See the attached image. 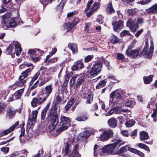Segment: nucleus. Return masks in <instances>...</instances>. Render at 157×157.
Returning a JSON list of instances; mask_svg holds the SVG:
<instances>
[{"instance_id": "21", "label": "nucleus", "mask_w": 157, "mask_h": 157, "mask_svg": "<svg viewBox=\"0 0 157 157\" xmlns=\"http://www.w3.org/2000/svg\"><path fill=\"white\" fill-rule=\"evenodd\" d=\"M7 113L10 118L13 117L16 113L15 110L12 107L9 106L7 110Z\"/></svg>"}, {"instance_id": "24", "label": "nucleus", "mask_w": 157, "mask_h": 157, "mask_svg": "<svg viewBox=\"0 0 157 157\" xmlns=\"http://www.w3.org/2000/svg\"><path fill=\"white\" fill-rule=\"evenodd\" d=\"M108 123L109 126L114 128L117 126V122L116 118H112L109 120Z\"/></svg>"}, {"instance_id": "22", "label": "nucleus", "mask_w": 157, "mask_h": 157, "mask_svg": "<svg viewBox=\"0 0 157 157\" xmlns=\"http://www.w3.org/2000/svg\"><path fill=\"white\" fill-rule=\"evenodd\" d=\"M99 4L98 2H95L91 7L90 10V12L86 13V16L88 17L90 16L92 13L94 12L99 7Z\"/></svg>"}, {"instance_id": "58", "label": "nucleus", "mask_w": 157, "mask_h": 157, "mask_svg": "<svg viewBox=\"0 0 157 157\" xmlns=\"http://www.w3.org/2000/svg\"><path fill=\"white\" fill-rule=\"evenodd\" d=\"M42 52L40 49H35V54L36 56H39L42 54Z\"/></svg>"}, {"instance_id": "45", "label": "nucleus", "mask_w": 157, "mask_h": 157, "mask_svg": "<svg viewBox=\"0 0 157 157\" xmlns=\"http://www.w3.org/2000/svg\"><path fill=\"white\" fill-rule=\"evenodd\" d=\"M93 96L91 94H89L86 98V103L90 104L93 101Z\"/></svg>"}, {"instance_id": "9", "label": "nucleus", "mask_w": 157, "mask_h": 157, "mask_svg": "<svg viewBox=\"0 0 157 157\" xmlns=\"http://www.w3.org/2000/svg\"><path fill=\"white\" fill-rule=\"evenodd\" d=\"M51 118L50 120V129H54L58 124L59 120L57 113L56 110L52 111L51 113Z\"/></svg>"}, {"instance_id": "30", "label": "nucleus", "mask_w": 157, "mask_h": 157, "mask_svg": "<svg viewBox=\"0 0 157 157\" xmlns=\"http://www.w3.org/2000/svg\"><path fill=\"white\" fill-rule=\"evenodd\" d=\"M153 77V76L151 75L149 76H144L143 77L144 83L146 84H149L152 82Z\"/></svg>"}, {"instance_id": "19", "label": "nucleus", "mask_w": 157, "mask_h": 157, "mask_svg": "<svg viewBox=\"0 0 157 157\" xmlns=\"http://www.w3.org/2000/svg\"><path fill=\"white\" fill-rule=\"evenodd\" d=\"M48 81V80L44 76L41 75L39 77V79L36 81V83H37L39 86H40L45 84Z\"/></svg>"}, {"instance_id": "18", "label": "nucleus", "mask_w": 157, "mask_h": 157, "mask_svg": "<svg viewBox=\"0 0 157 157\" xmlns=\"http://www.w3.org/2000/svg\"><path fill=\"white\" fill-rule=\"evenodd\" d=\"M53 89V86L52 85L50 84L47 85L45 87V89L46 92L45 95L43 97L46 100L47 98L48 97L49 95L52 93Z\"/></svg>"}, {"instance_id": "49", "label": "nucleus", "mask_w": 157, "mask_h": 157, "mask_svg": "<svg viewBox=\"0 0 157 157\" xmlns=\"http://www.w3.org/2000/svg\"><path fill=\"white\" fill-rule=\"evenodd\" d=\"M28 53L31 57L36 56L35 54V49H29L28 51Z\"/></svg>"}, {"instance_id": "8", "label": "nucleus", "mask_w": 157, "mask_h": 157, "mask_svg": "<svg viewBox=\"0 0 157 157\" xmlns=\"http://www.w3.org/2000/svg\"><path fill=\"white\" fill-rule=\"evenodd\" d=\"M151 45L149 49H148V46L147 43H146L144 47L141 52L142 54L145 55L147 57L150 58L152 56L154 50L153 43L152 40L150 41Z\"/></svg>"}, {"instance_id": "38", "label": "nucleus", "mask_w": 157, "mask_h": 157, "mask_svg": "<svg viewBox=\"0 0 157 157\" xmlns=\"http://www.w3.org/2000/svg\"><path fill=\"white\" fill-rule=\"evenodd\" d=\"M105 133V132L104 131L101 135L100 138L101 140L102 141H105L109 139Z\"/></svg>"}, {"instance_id": "4", "label": "nucleus", "mask_w": 157, "mask_h": 157, "mask_svg": "<svg viewBox=\"0 0 157 157\" xmlns=\"http://www.w3.org/2000/svg\"><path fill=\"white\" fill-rule=\"evenodd\" d=\"M77 81L75 86V88L76 89L81 84L83 83L84 78L83 75L76 74L74 75L70 80V85L72 86L75 82Z\"/></svg>"}, {"instance_id": "39", "label": "nucleus", "mask_w": 157, "mask_h": 157, "mask_svg": "<svg viewBox=\"0 0 157 157\" xmlns=\"http://www.w3.org/2000/svg\"><path fill=\"white\" fill-rule=\"evenodd\" d=\"M106 82L105 80L100 81L97 85L96 88L97 89H100L102 87L105 85Z\"/></svg>"}, {"instance_id": "57", "label": "nucleus", "mask_w": 157, "mask_h": 157, "mask_svg": "<svg viewBox=\"0 0 157 157\" xmlns=\"http://www.w3.org/2000/svg\"><path fill=\"white\" fill-rule=\"evenodd\" d=\"M8 93L9 92L7 90H3L1 92L0 94L4 98H5Z\"/></svg>"}, {"instance_id": "31", "label": "nucleus", "mask_w": 157, "mask_h": 157, "mask_svg": "<svg viewBox=\"0 0 157 157\" xmlns=\"http://www.w3.org/2000/svg\"><path fill=\"white\" fill-rule=\"evenodd\" d=\"M50 104V103L48 104L45 108L42 111L41 114V117L42 119H43L45 117L49 107Z\"/></svg>"}, {"instance_id": "42", "label": "nucleus", "mask_w": 157, "mask_h": 157, "mask_svg": "<svg viewBox=\"0 0 157 157\" xmlns=\"http://www.w3.org/2000/svg\"><path fill=\"white\" fill-rule=\"evenodd\" d=\"M28 152L26 149L22 150L19 152L20 157H26Z\"/></svg>"}, {"instance_id": "51", "label": "nucleus", "mask_w": 157, "mask_h": 157, "mask_svg": "<svg viewBox=\"0 0 157 157\" xmlns=\"http://www.w3.org/2000/svg\"><path fill=\"white\" fill-rule=\"evenodd\" d=\"M90 132L89 130L84 131L83 132V136L85 138L88 137L90 135Z\"/></svg>"}, {"instance_id": "61", "label": "nucleus", "mask_w": 157, "mask_h": 157, "mask_svg": "<svg viewBox=\"0 0 157 157\" xmlns=\"http://www.w3.org/2000/svg\"><path fill=\"white\" fill-rule=\"evenodd\" d=\"M32 69H33V68H32L31 69L30 68H29L27 69L26 70H25L22 73V74L23 75L22 76H24L25 77V78L27 73L31 71Z\"/></svg>"}, {"instance_id": "3", "label": "nucleus", "mask_w": 157, "mask_h": 157, "mask_svg": "<svg viewBox=\"0 0 157 157\" xmlns=\"http://www.w3.org/2000/svg\"><path fill=\"white\" fill-rule=\"evenodd\" d=\"M70 121V120L69 118L64 116H61L60 119L59 127L57 130V132H60L67 129L69 126Z\"/></svg>"}, {"instance_id": "2", "label": "nucleus", "mask_w": 157, "mask_h": 157, "mask_svg": "<svg viewBox=\"0 0 157 157\" xmlns=\"http://www.w3.org/2000/svg\"><path fill=\"white\" fill-rule=\"evenodd\" d=\"M74 140V138L71 136L65 140L62 150V153L64 155L67 154L71 151V146L73 144Z\"/></svg>"}, {"instance_id": "17", "label": "nucleus", "mask_w": 157, "mask_h": 157, "mask_svg": "<svg viewBox=\"0 0 157 157\" xmlns=\"http://www.w3.org/2000/svg\"><path fill=\"white\" fill-rule=\"evenodd\" d=\"M38 113V111L37 110L32 112V117L31 119H29L28 121V123L30 126H32L34 123L36 122Z\"/></svg>"}, {"instance_id": "16", "label": "nucleus", "mask_w": 157, "mask_h": 157, "mask_svg": "<svg viewBox=\"0 0 157 157\" xmlns=\"http://www.w3.org/2000/svg\"><path fill=\"white\" fill-rule=\"evenodd\" d=\"M19 123V121H17L16 123L14 124L9 129H8L5 130L2 132L0 133V136L1 137L4 135H7L9 133L13 131L15 128L17 126Z\"/></svg>"}, {"instance_id": "33", "label": "nucleus", "mask_w": 157, "mask_h": 157, "mask_svg": "<svg viewBox=\"0 0 157 157\" xmlns=\"http://www.w3.org/2000/svg\"><path fill=\"white\" fill-rule=\"evenodd\" d=\"M40 75V71H38L36 73L35 75L33 77L32 79L30 82V85H32L34 82L37 79L39 76Z\"/></svg>"}, {"instance_id": "50", "label": "nucleus", "mask_w": 157, "mask_h": 157, "mask_svg": "<svg viewBox=\"0 0 157 157\" xmlns=\"http://www.w3.org/2000/svg\"><path fill=\"white\" fill-rule=\"evenodd\" d=\"M78 145L77 144H75L72 151V153L76 155L78 153Z\"/></svg>"}, {"instance_id": "35", "label": "nucleus", "mask_w": 157, "mask_h": 157, "mask_svg": "<svg viewBox=\"0 0 157 157\" xmlns=\"http://www.w3.org/2000/svg\"><path fill=\"white\" fill-rule=\"evenodd\" d=\"M105 133L106 134V136L109 139L112 137L113 135V131L111 129H108L106 130L105 131Z\"/></svg>"}, {"instance_id": "25", "label": "nucleus", "mask_w": 157, "mask_h": 157, "mask_svg": "<svg viewBox=\"0 0 157 157\" xmlns=\"http://www.w3.org/2000/svg\"><path fill=\"white\" fill-rule=\"evenodd\" d=\"M146 12L148 13H157V3L151 7L146 10Z\"/></svg>"}, {"instance_id": "59", "label": "nucleus", "mask_w": 157, "mask_h": 157, "mask_svg": "<svg viewBox=\"0 0 157 157\" xmlns=\"http://www.w3.org/2000/svg\"><path fill=\"white\" fill-rule=\"evenodd\" d=\"M58 60V58L56 57L51 59L48 61L50 63H53L56 62Z\"/></svg>"}, {"instance_id": "62", "label": "nucleus", "mask_w": 157, "mask_h": 157, "mask_svg": "<svg viewBox=\"0 0 157 157\" xmlns=\"http://www.w3.org/2000/svg\"><path fill=\"white\" fill-rule=\"evenodd\" d=\"M117 58L119 59H124V56L123 54L120 53L117 54Z\"/></svg>"}, {"instance_id": "54", "label": "nucleus", "mask_w": 157, "mask_h": 157, "mask_svg": "<svg viewBox=\"0 0 157 157\" xmlns=\"http://www.w3.org/2000/svg\"><path fill=\"white\" fill-rule=\"evenodd\" d=\"M127 12L129 15H133L135 14L136 12L135 10L134 9H128L127 10Z\"/></svg>"}, {"instance_id": "48", "label": "nucleus", "mask_w": 157, "mask_h": 157, "mask_svg": "<svg viewBox=\"0 0 157 157\" xmlns=\"http://www.w3.org/2000/svg\"><path fill=\"white\" fill-rule=\"evenodd\" d=\"M134 104V102L133 101L130 100L126 102L125 105L127 107H132Z\"/></svg>"}, {"instance_id": "11", "label": "nucleus", "mask_w": 157, "mask_h": 157, "mask_svg": "<svg viewBox=\"0 0 157 157\" xmlns=\"http://www.w3.org/2000/svg\"><path fill=\"white\" fill-rule=\"evenodd\" d=\"M132 48L131 47H129L127 49L126 53L128 56L135 58L138 55L139 51L136 49L132 50Z\"/></svg>"}, {"instance_id": "52", "label": "nucleus", "mask_w": 157, "mask_h": 157, "mask_svg": "<svg viewBox=\"0 0 157 157\" xmlns=\"http://www.w3.org/2000/svg\"><path fill=\"white\" fill-rule=\"evenodd\" d=\"M130 34L129 32L128 31L124 30L120 34L121 36L123 37L126 35H128Z\"/></svg>"}, {"instance_id": "28", "label": "nucleus", "mask_w": 157, "mask_h": 157, "mask_svg": "<svg viewBox=\"0 0 157 157\" xmlns=\"http://www.w3.org/2000/svg\"><path fill=\"white\" fill-rule=\"evenodd\" d=\"M68 47L72 52L73 53H76L78 52V48L77 46L74 44H69Z\"/></svg>"}, {"instance_id": "47", "label": "nucleus", "mask_w": 157, "mask_h": 157, "mask_svg": "<svg viewBox=\"0 0 157 157\" xmlns=\"http://www.w3.org/2000/svg\"><path fill=\"white\" fill-rule=\"evenodd\" d=\"M26 65L28 67H29L30 66H33V64L30 63H26L25 64H22L20 65L19 66V68L21 70L25 68Z\"/></svg>"}, {"instance_id": "40", "label": "nucleus", "mask_w": 157, "mask_h": 157, "mask_svg": "<svg viewBox=\"0 0 157 157\" xmlns=\"http://www.w3.org/2000/svg\"><path fill=\"white\" fill-rule=\"evenodd\" d=\"M115 114H119L122 111L124 112L127 111L126 110L121 109L120 107H116L113 108Z\"/></svg>"}, {"instance_id": "20", "label": "nucleus", "mask_w": 157, "mask_h": 157, "mask_svg": "<svg viewBox=\"0 0 157 157\" xmlns=\"http://www.w3.org/2000/svg\"><path fill=\"white\" fill-rule=\"evenodd\" d=\"M26 82L25 77L24 76H21L18 81H16L15 84L17 86H21L24 85Z\"/></svg>"}, {"instance_id": "12", "label": "nucleus", "mask_w": 157, "mask_h": 157, "mask_svg": "<svg viewBox=\"0 0 157 157\" xmlns=\"http://www.w3.org/2000/svg\"><path fill=\"white\" fill-rule=\"evenodd\" d=\"M45 100V98L43 97L34 98L31 101V104L32 107H35L37 106V105H41Z\"/></svg>"}, {"instance_id": "53", "label": "nucleus", "mask_w": 157, "mask_h": 157, "mask_svg": "<svg viewBox=\"0 0 157 157\" xmlns=\"http://www.w3.org/2000/svg\"><path fill=\"white\" fill-rule=\"evenodd\" d=\"M119 41V39L116 36H114L112 38V42L113 44H116L118 43Z\"/></svg>"}, {"instance_id": "10", "label": "nucleus", "mask_w": 157, "mask_h": 157, "mask_svg": "<svg viewBox=\"0 0 157 157\" xmlns=\"http://www.w3.org/2000/svg\"><path fill=\"white\" fill-rule=\"evenodd\" d=\"M110 97L111 99L110 100L109 104L112 106H113L118 103L121 96L119 92L115 91L113 92L110 94Z\"/></svg>"}, {"instance_id": "29", "label": "nucleus", "mask_w": 157, "mask_h": 157, "mask_svg": "<svg viewBox=\"0 0 157 157\" xmlns=\"http://www.w3.org/2000/svg\"><path fill=\"white\" fill-rule=\"evenodd\" d=\"M24 90V88L19 90L16 91L14 94V95L17 99L20 98L22 95Z\"/></svg>"}, {"instance_id": "46", "label": "nucleus", "mask_w": 157, "mask_h": 157, "mask_svg": "<svg viewBox=\"0 0 157 157\" xmlns=\"http://www.w3.org/2000/svg\"><path fill=\"white\" fill-rule=\"evenodd\" d=\"M85 25L84 30L86 31L89 32L91 29V24L90 23H85Z\"/></svg>"}, {"instance_id": "1", "label": "nucleus", "mask_w": 157, "mask_h": 157, "mask_svg": "<svg viewBox=\"0 0 157 157\" xmlns=\"http://www.w3.org/2000/svg\"><path fill=\"white\" fill-rule=\"evenodd\" d=\"M124 144V142H123L121 140L118 139L112 144H109L103 147L102 150L103 152H107L112 153L116 147H120L121 145Z\"/></svg>"}, {"instance_id": "7", "label": "nucleus", "mask_w": 157, "mask_h": 157, "mask_svg": "<svg viewBox=\"0 0 157 157\" xmlns=\"http://www.w3.org/2000/svg\"><path fill=\"white\" fill-rule=\"evenodd\" d=\"M102 66V63L100 59H99L93 65L90 72V75L92 76L97 75L100 72Z\"/></svg>"}, {"instance_id": "60", "label": "nucleus", "mask_w": 157, "mask_h": 157, "mask_svg": "<svg viewBox=\"0 0 157 157\" xmlns=\"http://www.w3.org/2000/svg\"><path fill=\"white\" fill-rule=\"evenodd\" d=\"M113 114H115L113 108L111 109L106 114V116H109Z\"/></svg>"}, {"instance_id": "27", "label": "nucleus", "mask_w": 157, "mask_h": 157, "mask_svg": "<svg viewBox=\"0 0 157 157\" xmlns=\"http://www.w3.org/2000/svg\"><path fill=\"white\" fill-rule=\"evenodd\" d=\"M140 138L141 140H145L147 139L149 137L148 133L145 131H141L140 133Z\"/></svg>"}, {"instance_id": "43", "label": "nucleus", "mask_w": 157, "mask_h": 157, "mask_svg": "<svg viewBox=\"0 0 157 157\" xmlns=\"http://www.w3.org/2000/svg\"><path fill=\"white\" fill-rule=\"evenodd\" d=\"M66 1L67 0H62L58 6L57 9L59 10L60 11H61L63 8V6L65 5Z\"/></svg>"}, {"instance_id": "36", "label": "nucleus", "mask_w": 157, "mask_h": 157, "mask_svg": "<svg viewBox=\"0 0 157 157\" xmlns=\"http://www.w3.org/2000/svg\"><path fill=\"white\" fill-rule=\"evenodd\" d=\"M136 145L140 148L143 149L148 152L150 151V150L148 147L147 146L142 143H138L136 144Z\"/></svg>"}, {"instance_id": "37", "label": "nucleus", "mask_w": 157, "mask_h": 157, "mask_svg": "<svg viewBox=\"0 0 157 157\" xmlns=\"http://www.w3.org/2000/svg\"><path fill=\"white\" fill-rule=\"evenodd\" d=\"M155 106L156 109L153 110V112L151 115V117L153 119V121L155 122H156L157 121L156 118L157 113V103L155 104Z\"/></svg>"}, {"instance_id": "5", "label": "nucleus", "mask_w": 157, "mask_h": 157, "mask_svg": "<svg viewBox=\"0 0 157 157\" xmlns=\"http://www.w3.org/2000/svg\"><path fill=\"white\" fill-rule=\"evenodd\" d=\"M13 45L15 47V49L14 53L17 56L21 52V48L20 45L17 41H13L10 44L7 49V52L9 54H11L13 50Z\"/></svg>"}, {"instance_id": "26", "label": "nucleus", "mask_w": 157, "mask_h": 157, "mask_svg": "<svg viewBox=\"0 0 157 157\" xmlns=\"http://www.w3.org/2000/svg\"><path fill=\"white\" fill-rule=\"evenodd\" d=\"M75 101L74 98H72L68 102L67 104L65 106L64 112V113L67 112L68 109L75 102Z\"/></svg>"}, {"instance_id": "55", "label": "nucleus", "mask_w": 157, "mask_h": 157, "mask_svg": "<svg viewBox=\"0 0 157 157\" xmlns=\"http://www.w3.org/2000/svg\"><path fill=\"white\" fill-rule=\"evenodd\" d=\"M93 57V55H88L84 59L85 62H87L90 60Z\"/></svg>"}, {"instance_id": "23", "label": "nucleus", "mask_w": 157, "mask_h": 157, "mask_svg": "<svg viewBox=\"0 0 157 157\" xmlns=\"http://www.w3.org/2000/svg\"><path fill=\"white\" fill-rule=\"evenodd\" d=\"M132 148H130L128 146L126 145L120 148L119 150L116 151L114 154L120 155L125 152L127 150L130 151V149Z\"/></svg>"}, {"instance_id": "6", "label": "nucleus", "mask_w": 157, "mask_h": 157, "mask_svg": "<svg viewBox=\"0 0 157 157\" xmlns=\"http://www.w3.org/2000/svg\"><path fill=\"white\" fill-rule=\"evenodd\" d=\"M3 21L4 25L3 28L5 29H7L8 28H10L14 27L16 25L14 19L11 18L10 17L9 14H6L3 16Z\"/></svg>"}, {"instance_id": "15", "label": "nucleus", "mask_w": 157, "mask_h": 157, "mask_svg": "<svg viewBox=\"0 0 157 157\" xmlns=\"http://www.w3.org/2000/svg\"><path fill=\"white\" fill-rule=\"evenodd\" d=\"M112 24L115 31L118 32L123 28V22L121 21H119L118 22H113L112 23Z\"/></svg>"}, {"instance_id": "13", "label": "nucleus", "mask_w": 157, "mask_h": 157, "mask_svg": "<svg viewBox=\"0 0 157 157\" xmlns=\"http://www.w3.org/2000/svg\"><path fill=\"white\" fill-rule=\"evenodd\" d=\"M79 21L78 19L76 18L72 23H70L69 22L64 23L63 25L64 28L65 29H66V31L68 32L74 27Z\"/></svg>"}, {"instance_id": "32", "label": "nucleus", "mask_w": 157, "mask_h": 157, "mask_svg": "<svg viewBox=\"0 0 157 157\" xmlns=\"http://www.w3.org/2000/svg\"><path fill=\"white\" fill-rule=\"evenodd\" d=\"M130 151L134 153L137 154L141 157H144V155L143 153L136 149L133 148L130 149Z\"/></svg>"}, {"instance_id": "64", "label": "nucleus", "mask_w": 157, "mask_h": 157, "mask_svg": "<svg viewBox=\"0 0 157 157\" xmlns=\"http://www.w3.org/2000/svg\"><path fill=\"white\" fill-rule=\"evenodd\" d=\"M9 150V148L8 147H4L2 148L1 151L4 153H7Z\"/></svg>"}, {"instance_id": "44", "label": "nucleus", "mask_w": 157, "mask_h": 157, "mask_svg": "<svg viewBox=\"0 0 157 157\" xmlns=\"http://www.w3.org/2000/svg\"><path fill=\"white\" fill-rule=\"evenodd\" d=\"M135 124V121L132 120L127 121L125 123V125L127 127H131Z\"/></svg>"}, {"instance_id": "34", "label": "nucleus", "mask_w": 157, "mask_h": 157, "mask_svg": "<svg viewBox=\"0 0 157 157\" xmlns=\"http://www.w3.org/2000/svg\"><path fill=\"white\" fill-rule=\"evenodd\" d=\"M106 11L108 13H112L114 12V10L112 4L109 3L106 8Z\"/></svg>"}, {"instance_id": "63", "label": "nucleus", "mask_w": 157, "mask_h": 157, "mask_svg": "<svg viewBox=\"0 0 157 157\" xmlns=\"http://www.w3.org/2000/svg\"><path fill=\"white\" fill-rule=\"evenodd\" d=\"M61 99L59 95H57L55 98V101L57 103H58L61 102Z\"/></svg>"}, {"instance_id": "14", "label": "nucleus", "mask_w": 157, "mask_h": 157, "mask_svg": "<svg viewBox=\"0 0 157 157\" xmlns=\"http://www.w3.org/2000/svg\"><path fill=\"white\" fill-rule=\"evenodd\" d=\"M84 67L83 63L81 60L75 62L71 67V70L73 71L77 70L82 69Z\"/></svg>"}, {"instance_id": "56", "label": "nucleus", "mask_w": 157, "mask_h": 157, "mask_svg": "<svg viewBox=\"0 0 157 157\" xmlns=\"http://www.w3.org/2000/svg\"><path fill=\"white\" fill-rule=\"evenodd\" d=\"M93 0H90L88 3L87 4V8L85 10L86 11H87L89 10V9L90 8V7L91 5V4L93 3Z\"/></svg>"}, {"instance_id": "41", "label": "nucleus", "mask_w": 157, "mask_h": 157, "mask_svg": "<svg viewBox=\"0 0 157 157\" xmlns=\"http://www.w3.org/2000/svg\"><path fill=\"white\" fill-rule=\"evenodd\" d=\"M88 119V117L86 116L83 115L77 117L76 118V120L79 121H85Z\"/></svg>"}]
</instances>
